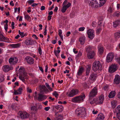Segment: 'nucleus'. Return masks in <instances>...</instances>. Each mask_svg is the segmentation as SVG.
I'll use <instances>...</instances> for the list:
<instances>
[{"label": "nucleus", "instance_id": "obj_19", "mask_svg": "<svg viewBox=\"0 0 120 120\" xmlns=\"http://www.w3.org/2000/svg\"><path fill=\"white\" fill-rule=\"evenodd\" d=\"M22 87L19 88L18 90H14V94L15 95H17L18 94H21L22 92Z\"/></svg>", "mask_w": 120, "mask_h": 120}, {"label": "nucleus", "instance_id": "obj_38", "mask_svg": "<svg viewBox=\"0 0 120 120\" xmlns=\"http://www.w3.org/2000/svg\"><path fill=\"white\" fill-rule=\"evenodd\" d=\"M100 2V4H101V6H102L106 2L107 0H99Z\"/></svg>", "mask_w": 120, "mask_h": 120}, {"label": "nucleus", "instance_id": "obj_8", "mask_svg": "<svg viewBox=\"0 0 120 120\" xmlns=\"http://www.w3.org/2000/svg\"><path fill=\"white\" fill-rule=\"evenodd\" d=\"M114 56V54L113 53H109L107 57L106 60L107 62H109L111 61L112 60Z\"/></svg>", "mask_w": 120, "mask_h": 120}, {"label": "nucleus", "instance_id": "obj_54", "mask_svg": "<svg viewBox=\"0 0 120 120\" xmlns=\"http://www.w3.org/2000/svg\"><path fill=\"white\" fill-rule=\"evenodd\" d=\"M19 34L21 36V38H22L24 37L25 36V34H24V33L23 32H22Z\"/></svg>", "mask_w": 120, "mask_h": 120}, {"label": "nucleus", "instance_id": "obj_33", "mask_svg": "<svg viewBox=\"0 0 120 120\" xmlns=\"http://www.w3.org/2000/svg\"><path fill=\"white\" fill-rule=\"evenodd\" d=\"M101 30V28L100 27L98 26L96 30V33L97 34H99Z\"/></svg>", "mask_w": 120, "mask_h": 120}, {"label": "nucleus", "instance_id": "obj_51", "mask_svg": "<svg viewBox=\"0 0 120 120\" xmlns=\"http://www.w3.org/2000/svg\"><path fill=\"white\" fill-rule=\"evenodd\" d=\"M27 73L25 70L22 73H21V74H20V75H23V76H25L27 75Z\"/></svg>", "mask_w": 120, "mask_h": 120}, {"label": "nucleus", "instance_id": "obj_20", "mask_svg": "<svg viewBox=\"0 0 120 120\" xmlns=\"http://www.w3.org/2000/svg\"><path fill=\"white\" fill-rule=\"evenodd\" d=\"M104 118V115L101 113L98 115V117L96 118V120H103Z\"/></svg>", "mask_w": 120, "mask_h": 120}, {"label": "nucleus", "instance_id": "obj_52", "mask_svg": "<svg viewBox=\"0 0 120 120\" xmlns=\"http://www.w3.org/2000/svg\"><path fill=\"white\" fill-rule=\"evenodd\" d=\"M34 2V0H29L27 1V2L30 4H32Z\"/></svg>", "mask_w": 120, "mask_h": 120}, {"label": "nucleus", "instance_id": "obj_47", "mask_svg": "<svg viewBox=\"0 0 120 120\" xmlns=\"http://www.w3.org/2000/svg\"><path fill=\"white\" fill-rule=\"evenodd\" d=\"M31 110L33 111H36L37 110V108L36 106H33L31 108Z\"/></svg>", "mask_w": 120, "mask_h": 120}, {"label": "nucleus", "instance_id": "obj_31", "mask_svg": "<svg viewBox=\"0 0 120 120\" xmlns=\"http://www.w3.org/2000/svg\"><path fill=\"white\" fill-rule=\"evenodd\" d=\"M20 45V43L15 44H13L11 45V46L13 48H17L19 47Z\"/></svg>", "mask_w": 120, "mask_h": 120}, {"label": "nucleus", "instance_id": "obj_32", "mask_svg": "<svg viewBox=\"0 0 120 120\" xmlns=\"http://www.w3.org/2000/svg\"><path fill=\"white\" fill-rule=\"evenodd\" d=\"M92 98H91L90 99H89V102L91 104H95V98L94 99H93L92 100Z\"/></svg>", "mask_w": 120, "mask_h": 120}, {"label": "nucleus", "instance_id": "obj_60", "mask_svg": "<svg viewBox=\"0 0 120 120\" xmlns=\"http://www.w3.org/2000/svg\"><path fill=\"white\" fill-rule=\"evenodd\" d=\"M116 59L117 62L120 65V57Z\"/></svg>", "mask_w": 120, "mask_h": 120}, {"label": "nucleus", "instance_id": "obj_45", "mask_svg": "<svg viewBox=\"0 0 120 120\" xmlns=\"http://www.w3.org/2000/svg\"><path fill=\"white\" fill-rule=\"evenodd\" d=\"M25 19H26L27 20L29 21L30 20L31 18L29 15H27L25 16Z\"/></svg>", "mask_w": 120, "mask_h": 120}, {"label": "nucleus", "instance_id": "obj_40", "mask_svg": "<svg viewBox=\"0 0 120 120\" xmlns=\"http://www.w3.org/2000/svg\"><path fill=\"white\" fill-rule=\"evenodd\" d=\"M4 39L3 40L4 41H5L7 42H9L10 41V40L8 38H6L4 37Z\"/></svg>", "mask_w": 120, "mask_h": 120}, {"label": "nucleus", "instance_id": "obj_37", "mask_svg": "<svg viewBox=\"0 0 120 120\" xmlns=\"http://www.w3.org/2000/svg\"><path fill=\"white\" fill-rule=\"evenodd\" d=\"M58 32L59 35L60 37L61 38V39L63 40V36L62 35H61V34L62 33V31L61 30H59L58 31Z\"/></svg>", "mask_w": 120, "mask_h": 120}, {"label": "nucleus", "instance_id": "obj_1", "mask_svg": "<svg viewBox=\"0 0 120 120\" xmlns=\"http://www.w3.org/2000/svg\"><path fill=\"white\" fill-rule=\"evenodd\" d=\"M101 67L100 62L98 60H95L93 64L92 69L94 71L99 70Z\"/></svg>", "mask_w": 120, "mask_h": 120}, {"label": "nucleus", "instance_id": "obj_26", "mask_svg": "<svg viewBox=\"0 0 120 120\" xmlns=\"http://www.w3.org/2000/svg\"><path fill=\"white\" fill-rule=\"evenodd\" d=\"M98 52L100 54H102L104 52V49L102 46H99L98 47Z\"/></svg>", "mask_w": 120, "mask_h": 120}, {"label": "nucleus", "instance_id": "obj_17", "mask_svg": "<svg viewBox=\"0 0 120 120\" xmlns=\"http://www.w3.org/2000/svg\"><path fill=\"white\" fill-rule=\"evenodd\" d=\"M114 37L115 40L117 41L120 37V30H118L114 34Z\"/></svg>", "mask_w": 120, "mask_h": 120}, {"label": "nucleus", "instance_id": "obj_42", "mask_svg": "<svg viewBox=\"0 0 120 120\" xmlns=\"http://www.w3.org/2000/svg\"><path fill=\"white\" fill-rule=\"evenodd\" d=\"M45 85L46 86L50 91H52L53 90L49 86L47 83H45Z\"/></svg>", "mask_w": 120, "mask_h": 120}, {"label": "nucleus", "instance_id": "obj_59", "mask_svg": "<svg viewBox=\"0 0 120 120\" xmlns=\"http://www.w3.org/2000/svg\"><path fill=\"white\" fill-rule=\"evenodd\" d=\"M108 88H109L108 86H106L104 87V89L105 91H107L108 90Z\"/></svg>", "mask_w": 120, "mask_h": 120}, {"label": "nucleus", "instance_id": "obj_44", "mask_svg": "<svg viewBox=\"0 0 120 120\" xmlns=\"http://www.w3.org/2000/svg\"><path fill=\"white\" fill-rule=\"evenodd\" d=\"M24 69V68L21 67L19 70V71L21 72V73H22L25 71Z\"/></svg>", "mask_w": 120, "mask_h": 120}, {"label": "nucleus", "instance_id": "obj_49", "mask_svg": "<svg viewBox=\"0 0 120 120\" xmlns=\"http://www.w3.org/2000/svg\"><path fill=\"white\" fill-rule=\"evenodd\" d=\"M38 52L39 54L40 55H41L42 54V50H41V47L39 46L38 48Z\"/></svg>", "mask_w": 120, "mask_h": 120}, {"label": "nucleus", "instance_id": "obj_34", "mask_svg": "<svg viewBox=\"0 0 120 120\" xmlns=\"http://www.w3.org/2000/svg\"><path fill=\"white\" fill-rule=\"evenodd\" d=\"M60 50H58L57 51V53L56 52V50H54V54H55V56H56L57 57H58V56H59V53H60Z\"/></svg>", "mask_w": 120, "mask_h": 120}, {"label": "nucleus", "instance_id": "obj_36", "mask_svg": "<svg viewBox=\"0 0 120 120\" xmlns=\"http://www.w3.org/2000/svg\"><path fill=\"white\" fill-rule=\"evenodd\" d=\"M102 103L100 102V101L98 98H95V104H101Z\"/></svg>", "mask_w": 120, "mask_h": 120}, {"label": "nucleus", "instance_id": "obj_22", "mask_svg": "<svg viewBox=\"0 0 120 120\" xmlns=\"http://www.w3.org/2000/svg\"><path fill=\"white\" fill-rule=\"evenodd\" d=\"M120 24V20H117L113 22V26L116 28Z\"/></svg>", "mask_w": 120, "mask_h": 120}, {"label": "nucleus", "instance_id": "obj_35", "mask_svg": "<svg viewBox=\"0 0 120 120\" xmlns=\"http://www.w3.org/2000/svg\"><path fill=\"white\" fill-rule=\"evenodd\" d=\"M113 15L114 16H116L118 17L120 16V12L119 11H116L113 14Z\"/></svg>", "mask_w": 120, "mask_h": 120}, {"label": "nucleus", "instance_id": "obj_24", "mask_svg": "<svg viewBox=\"0 0 120 120\" xmlns=\"http://www.w3.org/2000/svg\"><path fill=\"white\" fill-rule=\"evenodd\" d=\"M55 108L59 110V112H61L63 109V107L62 106L60 105H57L55 106Z\"/></svg>", "mask_w": 120, "mask_h": 120}, {"label": "nucleus", "instance_id": "obj_48", "mask_svg": "<svg viewBox=\"0 0 120 120\" xmlns=\"http://www.w3.org/2000/svg\"><path fill=\"white\" fill-rule=\"evenodd\" d=\"M108 13H110L112 12L113 10L112 8H109L108 10Z\"/></svg>", "mask_w": 120, "mask_h": 120}, {"label": "nucleus", "instance_id": "obj_23", "mask_svg": "<svg viewBox=\"0 0 120 120\" xmlns=\"http://www.w3.org/2000/svg\"><path fill=\"white\" fill-rule=\"evenodd\" d=\"M116 93L115 91H111L108 95L109 97L110 98H113L115 95Z\"/></svg>", "mask_w": 120, "mask_h": 120}, {"label": "nucleus", "instance_id": "obj_62", "mask_svg": "<svg viewBox=\"0 0 120 120\" xmlns=\"http://www.w3.org/2000/svg\"><path fill=\"white\" fill-rule=\"evenodd\" d=\"M4 80V79L3 77H2L0 79V82H2Z\"/></svg>", "mask_w": 120, "mask_h": 120}, {"label": "nucleus", "instance_id": "obj_7", "mask_svg": "<svg viewBox=\"0 0 120 120\" xmlns=\"http://www.w3.org/2000/svg\"><path fill=\"white\" fill-rule=\"evenodd\" d=\"M79 90L77 89H73L71 90L68 96L70 97H72L77 94L79 93Z\"/></svg>", "mask_w": 120, "mask_h": 120}, {"label": "nucleus", "instance_id": "obj_46", "mask_svg": "<svg viewBox=\"0 0 120 120\" xmlns=\"http://www.w3.org/2000/svg\"><path fill=\"white\" fill-rule=\"evenodd\" d=\"M84 112L83 115L85 117L86 116V109L85 108H84Z\"/></svg>", "mask_w": 120, "mask_h": 120}, {"label": "nucleus", "instance_id": "obj_3", "mask_svg": "<svg viewBox=\"0 0 120 120\" xmlns=\"http://www.w3.org/2000/svg\"><path fill=\"white\" fill-rule=\"evenodd\" d=\"M97 88L96 87L94 88L90 93L89 95V99H90L91 98H93L97 95Z\"/></svg>", "mask_w": 120, "mask_h": 120}, {"label": "nucleus", "instance_id": "obj_21", "mask_svg": "<svg viewBox=\"0 0 120 120\" xmlns=\"http://www.w3.org/2000/svg\"><path fill=\"white\" fill-rule=\"evenodd\" d=\"M87 47L86 51L87 52H90L92 50H93L92 51H94L96 49L95 47L91 46H89Z\"/></svg>", "mask_w": 120, "mask_h": 120}, {"label": "nucleus", "instance_id": "obj_43", "mask_svg": "<svg viewBox=\"0 0 120 120\" xmlns=\"http://www.w3.org/2000/svg\"><path fill=\"white\" fill-rule=\"evenodd\" d=\"M4 37L2 34L0 33V41H3Z\"/></svg>", "mask_w": 120, "mask_h": 120}, {"label": "nucleus", "instance_id": "obj_57", "mask_svg": "<svg viewBox=\"0 0 120 120\" xmlns=\"http://www.w3.org/2000/svg\"><path fill=\"white\" fill-rule=\"evenodd\" d=\"M98 112L97 110L95 111V109H94L92 111V113L94 114H96Z\"/></svg>", "mask_w": 120, "mask_h": 120}, {"label": "nucleus", "instance_id": "obj_12", "mask_svg": "<svg viewBox=\"0 0 120 120\" xmlns=\"http://www.w3.org/2000/svg\"><path fill=\"white\" fill-rule=\"evenodd\" d=\"M94 30L91 29H90L88 30L87 34L89 38L91 39H93L94 36Z\"/></svg>", "mask_w": 120, "mask_h": 120}, {"label": "nucleus", "instance_id": "obj_4", "mask_svg": "<svg viewBox=\"0 0 120 120\" xmlns=\"http://www.w3.org/2000/svg\"><path fill=\"white\" fill-rule=\"evenodd\" d=\"M89 5L92 7L94 8H97L101 7V4H99L96 0H91L89 3Z\"/></svg>", "mask_w": 120, "mask_h": 120}, {"label": "nucleus", "instance_id": "obj_16", "mask_svg": "<svg viewBox=\"0 0 120 120\" xmlns=\"http://www.w3.org/2000/svg\"><path fill=\"white\" fill-rule=\"evenodd\" d=\"M71 5V3L69 2L68 3L67 5H64L61 10V11L63 13L65 12L67 9L69 8Z\"/></svg>", "mask_w": 120, "mask_h": 120}, {"label": "nucleus", "instance_id": "obj_58", "mask_svg": "<svg viewBox=\"0 0 120 120\" xmlns=\"http://www.w3.org/2000/svg\"><path fill=\"white\" fill-rule=\"evenodd\" d=\"M14 22H12L11 23V27L12 29H13L15 27L14 25Z\"/></svg>", "mask_w": 120, "mask_h": 120}, {"label": "nucleus", "instance_id": "obj_30", "mask_svg": "<svg viewBox=\"0 0 120 120\" xmlns=\"http://www.w3.org/2000/svg\"><path fill=\"white\" fill-rule=\"evenodd\" d=\"M99 99L100 101V102H101L102 103L103 101L104 100V96L103 94H101L99 97Z\"/></svg>", "mask_w": 120, "mask_h": 120}, {"label": "nucleus", "instance_id": "obj_50", "mask_svg": "<svg viewBox=\"0 0 120 120\" xmlns=\"http://www.w3.org/2000/svg\"><path fill=\"white\" fill-rule=\"evenodd\" d=\"M97 23L95 21L93 22L92 23V25L93 27H95L96 26Z\"/></svg>", "mask_w": 120, "mask_h": 120}, {"label": "nucleus", "instance_id": "obj_39", "mask_svg": "<svg viewBox=\"0 0 120 120\" xmlns=\"http://www.w3.org/2000/svg\"><path fill=\"white\" fill-rule=\"evenodd\" d=\"M24 76L22 75H20V76L19 77V79L22 80L23 82H24L25 81V79L24 78Z\"/></svg>", "mask_w": 120, "mask_h": 120}, {"label": "nucleus", "instance_id": "obj_64", "mask_svg": "<svg viewBox=\"0 0 120 120\" xmlns=\"http://www.w3.org/2000/svg\"><path fill=\"white\" fill-rule=\"evenodd\" d=\"M51 17H52V16H51L50 15H49L48 17V20H50L51 19Z\"/></svg>", "mask_w": 120, "mask_h": 120}, {"label": "nucleus", "instance_id": "obj_27", "mask_svg": "<svg viewBox=\"0 0 120 120\" xmlns=\"http://www.w3.org/2000/svg\"><path fill=\"white\" fill-rule=\"evenodd\" d=\"M82 67H79V71L77 72V75L79 76L82 75Z\"/></svg>", "mask_w": 120, "mask_h": 120}, {"label": "nucleus", "instance_id": "obj_5", "mask_svg": "<svg viewBox=\"0 0 120 120\" xmlns=\"http://www.w3.org/2000/svg\"><path fill=\"white\" fill-rule=\"evenodd\" d=\"M71 101L74 103H80L82 100V95L75 97L71 99Z\"/></svg>", "mask_w": 120, "mask_h": 120}, {"label": "nucleus", "instance_id": "obj_63", "mask_svg": "<svg viewBox=\"0 0 120 120\" xmlns=\"http://www.w3.org/2000/svg\"><path fill=\"white\" fill-rule=\"evenodd\" d=\"M50 109V107H45L44 108V109L46 111H48Z\"/></svg>", "mask_w": 120, "mask_h": 120}, {"label": "nucleus", "instance_id": "obj_14", "mask_svg": "<svg viewBox=\"0 0 120 120\" xmlns=\"http://www.w3.org/2000/svg\"><path fill=\"white\" fill-rule=\"evenodd\" d=\"M120 82V76L118 75H115L114 80V83L116 84H118Z\"/></svg>", "mask_w": 120, "mask_h": 120}, {"label": "nucleus", "instance_id": "obj_13", "mask_svg": "<svg viewBox=\"0 0 120 120\" xmlns=\"http://www.w3.org/2000/svg\"><path fill=\"white\" fill-rule=\"evenodd\" d=\"M9 62L10 64H14L17 62L18 59L16 57H11L9 59Z\"/></svg>", "mask_w": 120, "mask_h": 120}, {"label": "nucleus", "instance_id": "obj_29", "mask_svg": "<svg viewBox=\"0 0 120 120\" xmlns=\"http://www.w3.org/2000/svg\"><path fill=\"white\" fill-rule=\"evenodd\" d=\"M4 71L5 72H8L10 70L9 66L8 65L4 66Z\"/></svg>", "mask_w": 120, "mask_h": 120}, {"label": "nucleus", "instance_id": "obj_53", "mask_svg": "<svg viewBox=\"0 0 120 120\" xmlns=\"http://www.w3.org/2000/svg\"><path fill=\"white\" fill-rule=\"evenodd\" d=\"M117 110L118 111V113H120V105H118L117 107Z\"/></svg>", "mask_w": 120, "mask_h": 120}, {"label": "nucleus", "instance_id": "obj_61", "mask_svg": "<svg viewBox=\"0 0 120 120\" xmlns=\"http://www.w3.org/2000/svg\"><path fill=\"white\" fill-rule=\"evenodd\" d=\"M79 41L80 42V43L82 45V37H81L79 39Z\"/></svg>", "mask_w": 120, "mask_h": 120}, {"label": "nucleus", "instance_id": "obj_9", "mask_svg": "<svg viewBox=\"0 0 120 120\" xmlns=\"http://www.w3.org/2000/svg\"><path fill=\"white\" fill-rule=\"evenodd\" d=\"M95 55V51H91L87 52V56L89 59H92L94 57Z\"/></svg>", "mask_w": 120, "mask_h": 120}, {"label": "nucleus", "instance_id": "obj_2", "mask_svg": "<svg viewBox=\"0 0 120 120\" xmlns=\"http://www.w3.org/2000/svg\"><path fill=\"white\" fill-rule=\"evenodd\" d=\"M29 114L26 112L20 111L18 113V116L22 119L27 118L29 117Z\"/></svg>", "mask_w": 120, "mask_h": 120}, {"label": "nucleus", "instance_id": "obj_15", "mask_svg": "<svg viewBox=\"0 0 120 120\" xmlns=\"http://www.w3.org/2000/svg\"><path fill=\"white\" fill-rule=\"evenodd\" d=\"M47 97L45 95L41 94H38V100L40 101H42L47 98Z\"/></svg>", "mask_w": 120, "mask_h": 120}, {"label": "nucleus", "instance_id": "obj_55", "mask_svg": "<svg viewBox=\"0 0 120 120\" xmlns=\"http://www.w3.org/2000/svg\"><path fill=\"white\" fill-rule=\"evenodd\" d=\"M117 117L120 120V113H117Z\"/></svg>", "mask_w": 120, "mask_h": 120}, {"label": "nucleus", "instance_id": "obj_6", "mask_svg": "<svg viewBox=\"0 0 120 120\" xmlns=\"http://www.w3.org/2000/svg\"><path fill=\"white\" fill-rule=\"evenodd\" d=\"M117 69V65L115 64H112L109 67V72L113 73L115 72Z\"/></svg>", "mask_w": 120, "mask_h": 120}, {"label": "nucleus", "instance_id": "obj_41", "mask_svg": "<svg viewBox=\"0 0 120 120\" xmlns=\"http://www.w3.org/2000/svg\"><path fill=\"white\" fill-rule=\"evenodd\" d=\"M56 98L58 97L59 96L58 94L57 93V92L56 91H54L52 94Z\"/></svg>", "mask_w": 120, "mask_h": 120}, {"label": "nucleus", "instance_id": "obj_25", "mask_svg": "<svg viewBox=\"0 0 120 120\" xmlns=\"http://www.w3.org/2000/svg\"><path fill=\"white\" fill-rule=\"evenodd\" d=\"M91 68V66L90 65H88L87 66L86 72V75H89V73L90 72Z\"/></svg>", "mask_w": 120, "mask_h": 120}, {"label": "nucleus", "instance_id": "obj_11", "mask_svg": "<svg viewBox=\"0 0 120 120\" xmlns=\"http://www.w3.org/2000/svg\"><path fill=\"white\" fill-rule=\"evenodd\" d=\"M25 60L27 62L30 64H33L34 63V60L33 58L29 56H27L25 58Z\"/></svg>", "mask_w": 120, "mask_h": 120}, {"label": "nucleus", "instance_id": "obj_18", "mask_svg": "<svg viewBox=\"0 0 120 120\" xmlns=\"http://www.w3.org/2000/svg\"><path fill=\"white\" fill-rule=\"evenodd\" d=\"M97 77V75L96 73H93L90 75L89 78L91 80L95 81Z\"/></svg>", "mask_w": 120, "mask_h": 120}, {"label": "nucleus", "instance_id": "obj_10", "mask_svg": "<svg viewBox=\"0 0 120 120\" xmlns=\"http://www.w3.org/2000/svg\"><path fill=\"white\" fill-rule=\"evenodd\" d=\"M37 42L35 40H33L31 39L26 40L25 41V43L27 45H34Z\"/></svg>", "mask_w": 120, "mask_h": 120}, {"label": "nucleus", "instance_id": "obj_56", "mask_svg": "<svg viewBox=\"0 0 120 120\" xmlns=\"http://www.w3.org/2000/svg\"><path fill=\"white\" fill-rule=\"evenodd\" d=\"M27 91L28 92L30 93L32 92L31 90L29 88V87H28L27 88Z\"/></svg>", "mask_w": 120, "mask_h": 120}, {"label": "nucleus", "instance_id": "obj_28", "mask_svg": "<svg viewBox=\"0 0 120 120\" xmlns=\"http://www.w3.org/2000/svg\"><path fill=\"white\" fill-rule=\"evenodd\" d=\"M116 101L115 100L112 101L111 102V104L112 105V107L113 108H114L116 105Z\"/></svg>", "mask_w": 120, "mask_h": 120}]
</instances>
